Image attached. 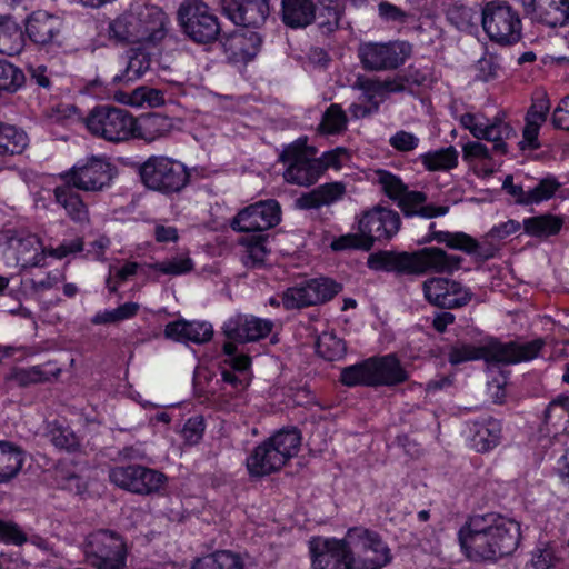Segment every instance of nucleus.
Wrapping results in <instances>:
<instances>
[{
	"mask_svg": "<svg viewBox=\"0 0 569 569\" xmlns=\"http://www.w3.org/2000/svg\"><path fill=\"white\" fill-rule=\"evenodd\" d=\"M562 221L558 217L543 214L523 220L525 232L530 237H549L561 229Z\"/></svg>",
	"mask_w": 569,
	"mask_h": 569,
	"instance_id": "3c124183",
	"label": "nucleus"
},
{
	"mask_svg": "<svg viewBox=\"0 0 569 569\" xmlns=\"http://www.w3.org/2000/svg\"><path fill=\"white\" fill-rule=\"evenodd\" d=\"M476 71V78L480 81L488 82L497 79L500 72L499 60L492 54H486L478 60Z\"/></svg>",
	"mask_w": 569,
	"mask_h": 569,
	"instance_id": "338daca9",
	"label": "nucleus"
},
{
	"mask_svg": "<svg viewBox=\"0 0 569 569\" xmlns=\"http://www.w3.org/2000/svg\"><path fill=\"white\" fill-rule=\"evenodd\" d=\"M398 207L406 216H420L423 218H433L447 214L448 207L427 206L426 197L419 191L406 190L396 201Z\"/></svg>",
	"mask_w": 569,
	"mask_h": 569,
	"instance_id": "4c0bfd02",
	"label": "nucleus"
},
{
	"mask_svg": "<svg viewBox=\"0 0 569 569\" xmlns=\"http://www.w3.org/2000/svg\"><path fill=\"white\" fill-rule=\"evenodd\" d=\"M247 469L251 476L262 477L283 467L278 455L268 440L257 446L246 460Z\"/></svg>",
	"mask_w": 569,
	"mask_h": 569,
	"instance_id": "473e14b6",
	"label": "nucleus"
},
{
	"mask_svg": "<svg viewBox=\"0 0 569 569\" xmlns=\"http://www.w3.org/2000/svg\"><path fill=\"white\" fill-rule=\"evenodd\" d=\"M316 151L307 146V139H298L288 146L281 159L287 166L283 178L289 183L310 186L320 176V163L315 159Z\"/></svg>",
	"mask_w": 569,
	"mask_h": 569,
	"instance_id": "f8f14e48",
	"label": "nucleus"
},
{
	"mask_svg": "<svg viewBox=\"0 0 569 569\" xmlns=\"http://www.w3.org/2000/svg\"><path fill=\"white\" fill-rule=\"evenodd\" d=\"M461 126L475 138L493 142V149L500 153L507 151L505 141L513 134L512 128L500 117L488 120L481 113H465L460 117Z\"/></svg>",
	"mask_w": 569,
	"mask_h": 569,
	"instance_id": "6ab92c4d",
	"label": "nucleus"
},
{
	"mask_svg": "<svg viewBox=\"0 0 569 569\" xmlns=\"http://www.w3.org/2000/svg\"><path fill=\"white\" fill-rule=\"evenodd\" d=\"M109 480L120 489L136 495L149 496L164 488L168 478L158 470L140 465H121L110 468Z\"/></svg>",
	"mask_w": 569,
	"mask_h": 569,
	"instance_id": "9b49d317",
	"label": "nucleus"
},
{
	"mask_svg": "<svg viewBox=\"0 0 569 569\" xmlns=\"http://www.w3.org/2000/svg\"><path fill=\"white\" fill-rule=\"evenodd\" d=\"M559 557L553 545L539 542L532 550L530 565L533 569H551Z\"/></svg>",
	"mask_w": 569,
	"mask_h": 569,
	"instance_id": "680f3d73",
	"label": "nucleus"
},
{
	"mask_svg": "<svg viewBox=\"0 0 569 569\" xmlns=\"http://www.w3.org/2000/svg\"><path fill=\"white\" fill-rule=\"evenodd\" d=\"M462 159L478 177H489L498 168L488 148L479 141H467L461 143Z\"/></svg>",
	"mask_w": 569,
	"mask_h": 569,
	"instance_id": "72a5a7b5",
	"label": "nucleus"
},
{
	"mask_svg": "<svg viewBox=\"0 0 569 569\" xmlns=\"http://www.w3.org/2000/svg\"><path fill=\"white\" fill-rule=\"evenodd\" d=\"M559 182L552 178L547 177L542 179L535 188L528 190L526 198H522V204H539L553 197L559 189Z\"/></svg>",
	"mask_w": 569,
	"mask_h": 569,
	"instance_id": "052dcab7",
	"label": "nucleus"
},
{
	"mask_svg": "<svg viewBox=\"0 0 569 569\" xmlns=\"http://www.w3.org/2000/svg\"><path fill=\"white\" fill-rule=\"evenodd\" d=\"M282 18L290 27H306L315 18V6L310 0H282Z\"/></svg>",
	"mask_w": 569,
	"mask_h": 569,
	"instance_id": "a19ab883",
	"label": "nucleus"
},
{
	"mask_svg": "<svg viewBox=\"0 0 569 569\" xmlns=\"http://www.w3.org/2000/svg\"><path fill=\"white\" fill-rule=\"evenodd\" d=\"M4 379L9 387H24L46 380L47 375L39 366L13 367Z\"/></svg>",
	"mask_w": 569,
	"mask_h": 569,
	"instance_id": "5fc2aeb1",
	"label": "nucleus"
},
{
	"mask_svg": "<svg viewBox=\"0 0 569 569\" xmlns=\"http://www.w3.org/2000/svg\"><path fill=\"white\" fill-rule=\"evenodd\" d=\"M422 289L427 301L440 308H458L471 299L467 287L448 278L432 277L423 282Z\"/></svg>",
	"mask_w": 569,
	"mask_h": 569,
	"instance_id": "4be33fe9",
	"label": "nucleus"
},
{
	"mask_svg": "<svg viewBox=\"0 0 569 569\" xmlns=\"http://www.w3.org/2000/svg\"><path fill=\"white\" fill-rule=\"evenodd\" d=\"M543 437L558 438L562 435H569V398L560 396L552 400L545 415Z\"/></svg>",
	"mask_w": 569,
	"mask_h": 569,
	"instance_id": "2f4dec72",
	"label": "nucleus"
},
{
	"mask_svg": "<svg viewBox=\"0 0 569 569\" xmlns=\"http://www.w3.org/2000/svg\"><path fill=\"white\" fill-rule=\"evenodd\" d=\"M260 42V38L256 32H249L248 34H233L230 40V50L232 51V58L241 62L249 61L258 53Z\"/></svg>",
	"mask_w": 569,
	"mask_h": 569,
	"instance_id": "49530a36",
	"label": "nucleus"
},
{
	"mask_svg": "<svg viewBox=\"0 0 569 569\" xmlns=\"http://www.w3.org/2000/svg\"><path fill=\"white\" fill-rule=\"evenodd\" d=\"M533 20L549 27H561L569 22V0H521Z\"/></svg>",
	"mask_w": 569,
	"mask_h": 569,
	"instance_id": "393cba45",
	"label": "nucleus"
},
{
	"mask_svg": "<svg viewBox=\"0 0 569 569\" xmlns=\"http://www.w3.org/2000/svg\"><path fill=\"white\" fill-rule=\"evenodd\" d=\"M178 20L183 32L198 43L211 42L220 32L218 18L206 3L199 0H189L181 4Z\"/></svg>",
	"mask_w": 569,
	"mask_h": 569,
	"instance_id": "4468645a",
	"label": "nucleus"
},
{
	"mask_svg": "<svg viewBox=\"0 0 569 569\" xmlns=\"http://www.w3.org/2000/svg\"><path fill=\"white\" fill-rule=\"evenodd\" d=\"M59 17L46 11L33 12L27 20L26 30L29 38L38 44H48L54 41L61 30Z\"/></svg>",
	"mask_w": 569,
	"mask_h": 569,
	"instance_id": "c756f323",
	"label": "nucleus"
},
{
	"mask_svg": "<svg viewBox=\"0 0 569 569\" xmlns=\"http://www.w3.org/2000/svg\"><path fill=\"white\" fill-rule=\"evenodd\" d=\"M226 16L238 26L258 28L269 14L267 0H221Z\"/></svg>",
	"mask_w": 569,
	"mask_h": 569,
	"instance_id": "b1692460",
	"label": "nucleus"
},
{
	"mask_svg": "<svg viewBox=\"0 0 569 569\" xmlns=\"http://www.w3.org/2000/svg\"><path fill=\"white\" fill-rule=\"evenodd\" d=\"M461 126L475 138L493 142V149L500 153L507 151L505 141L513 134L512 128L500 117L488 120L481 113H465L460 117Z\"/></svg>",
	"mask_w": 569,
	"mask_h": 569,
	"instance_id": "aec40b11",
	"label": "nucleus"
},
{
	"mask_svg": "<svg viewBox=\"0 0 569 569\" xmlns=\"http://www.w3.org/2000/svg\"><path fill=\"white\" fill-rule=\"evenodd\" d=\"M482 28L500 44H511L521 37V20L517 11L502 1L488 2L482 10Z\"/></svg>",
	"mask_w": 569,
	"mask_h": 569,
	"instance_id": "9d476101",
	"label": "nucleus"
},
{
	"mask_svg": "<svg viewBox=\"0 0 569 569\" xmlns=\"http://www.w3.org/2000/svg\"><path fill=\"white\" fill-rule=\"evenodd\" d=\"M406 273L423 274L453 273L461 268L463 259L437 247H427L415 252H406Z\"/></svg>",
	"mask_w": 569,
	"mask_h": 569,
	"instance_id": "2eb2a0df",
	"label": "nucleus"
},
{
	"mask_svg": "<svg viewBox=\"0 0 569 569\" xmlns=\"http://www.w3.org/2000/svg\"><path fill=\"white\" fill-rule=\"evenodd\" d=\"M194 262L188 253H179L161 262L148 264L142 271L146 278L157 280L161 276L179 277L193 270Z\"/></svg>",
	"mask_w": 569,
	"mask_h": 569,
	"instance_id": "e433bc0d",
	"label": "nucleus"
},
{
	"mask_svg": "<svg viewBox=\"0 0 569 569\" xmlns=\"http://www.w3.org/2000/svg\"><path fill=\"white\" fill-rule=\"evenodd\" d=\"M148 264L139 266L137 262L133 261H126L121 264H111L107 278L108 289L110 291H116L119 286L128 281L132 276H134L138 272L146 277V273L142 271V269L146 268Z\"/></svg>",
	"mask_w": 569,
	"mask_h": 569,
	"instance_id": "4d7b16f0",
	"label": "nucleus"
},
{
	"mask_svg": "<svg viewBox=\"0 0 569 569\" xmlns=\"http://www.w3.org/2000/svg\"><path fill=\"white\" fill-rule=\"evenodd\" d=\"M147 49L141 46L133 49L128 57L126 68L113 77V82L128 84L143 77L151 63L150 53L146 52Z\"/></svg>",
	"mask_w": 569,
	"mask_h": 569,
	"instance_id": "58836bf2",
	"label": "nucleus"
},
{
	"mask_svg": "<svg viewBox=\"0 0 569 569\" xmlns=\"http://www.w3.org/2000/svg\"><path fill=\"white\" fill-rule=\"evenodd\" d=\"M369 380L370 373L368 361L345 368L341 372V382L349 387L357 385L369 386Z\"/></svg>",
	"mask_w": 569,
	"mask_h": 569,
	"instance_id": "69168bd1",
	"label": "nucleus"
},
{
	"mask_svg": "<svg viewBox=\"0 0 569 569\" xmlns=\"http://www.w3.org/2000/svg\"><path fill=\"white\" fill-rule=\"evenodd\" d=\"M520 537V523L496 512L471 517L459 531L463 553L476 561L511 555L518 548Z\"/></svg>",
	"mask_w": 569,
	"mask_h": 569,
	"instance_id": "f257e3e1",
	"label": "nucleus"
},
{
	"mask_svg": "<svg viewBox=\"0 0 569 569\" xmlns=\"http://www.w3.org/2000/svg\"><path fill=\"white\" fill-rule=\"evenodd\" d=\"M406 252L392 253L382 251L370 254L368 267L375 271H399L406 272Z\"/></svg>",
	"mask_w": 569,
	"mask_h": 569,
	"instance_id": "6e6d98bb",
	"label": "nucleus"
},
{
	"mask_svg": "<svg viewBox=\"0 0 569 569\" xmlns=\"http://www.w3.org/2000/svg\"><path fill=\"white\" fill-rule=\"evenodd\" d=\"M167 24L168 18L160 8L136 1L110 22L109 36L119 42L150 48L164 39Z\"/></svg>",
	"mask_w": 569,
	"mask_h": 569,
	"instance_id": "20e7f679",
	"label": "nucleus"
},
{
	"mask_svg": "<svg viewBox=\"0 0 569 569\" xmlns=\"http://www.w3.org/2000/svg\"><path fill=\"white\" fill-rule=\"evenodd\" d=\"M348 569H382L392 559L391 550L381 537L367 528L353 527L345 535Z\"/></svg>",
	"mask_w": 569,
	"mask_h": 569,
	"instance_id": "0eeeda50",
	"label": "nucleus"
},
{
	"mask_svg": "<svg viewBox=\"0 0 569 569\" xmlns=\"http://www.w3.org/2000/svg\"><path fill=\"white\" fill-rule=\"evenodd\" d=\"M267 238L262 234L246 236L240 240L242 247V261L248 267H254L264 262L269 250Z\"/></svg>",
	"mask_w": 569,
	"mask_h": 569,
	"instance_id": "a18cd8bd",
	"label": "nucleus"
},
{
	"mask_svg": "<svg viewBox=\"0 0 569 569\" xmlns=\"http://www.w3.org/2000/svg\"><path fill=\"white\" fill-rule=\"evenodd\" d=\"M372 180L393 201H397L407 190V186L398 176L386 170H376Z\"/></svg>",
	"mask_w": 569,
	"mask_h": 569,
	"instance_id": "bf43d9fd",
	"label": "nucleus"
},
{
	"mask_svg": "<svg viewBox=\"0 0 569 569\" xmlns=\"http://www.w3.org/2000/svg\"><path fill=\"white\" fill-rule=\"evenodd\" d=\"M283 466L300 450L301 436L295 428L282 429L267 439Z\"/></svg>",
	"mask_w": 569,
	"mask_h": 569,
	"instance_id": "ea45409f",
	"label": "nucleus"
},
{
	"mask_svg": "<svg viewBox=\"0 0 569 569\" xmlns=\"http://www.w3.org/2000/svg\"><path fill=\"white\" fill-rule=\"evenodd\" d=\"M340 290V286L327 278L311 279L287 289L282 303L287 309L303 308L322 303L331 299Z\"/></svg>",
	"mask_w": 569,
	"mask_h": 569,
	"instance_id": "f3484780",
	"label": "nucleus"
},
{
	"mask_svg": "<svg viewBox=\"0 0 569 569\" xmlns=\"http://www.w3.org/2000/svg\"><path fill=\"white\" fill-rule=\"evenodd\" d=\"M27 146L28 137L24 131L0 123V154L21 153Z\"/></svg>",
	"mask_w": 569,
	"mask_h": 569,
	"instance_id": "603ef678",
	"label": "nucleus"
},
{
	"mask_svg": "<svg viewBox=\"0 0 569 569\" xmlns=\"http://www.w3.org/2000/svg\"><path fill=\"white\" fill-rule=\"evenodd\" d=\"M114 177L113 166L104 158L90 157L77 161L69 170L60 173L66 186L54 189V198L77 222L88 220V210L80 196L70 189V186L83 191H100L108 188Z\"/></svg>",
	"mask_w": 569,
	"mask_h": 569,
	"instance_id": "f03ea898",
	"label": "nucleus"
},
{
	"mask_svg": "<svg viewBox=\"0 0 569 569\" xmlns=\"http://www.w3.org/2000/svg\"><path fill=\"white\" fill-rule=\"evenodd\" d=\"M341 8L336 0H322L315 8V18L323 32L333 31L340 21Z\"/></svg>",
	"mask_w": 569,
	"mask_h": 569,
	"instance_id": "864d4df0",
	"label": "nucleus"
},
{
	"mask_svg": "<svg viewBox=\"0 0 569 569\" xmlns=\"http://www.w3.org/2000/svg\"><path fill=\"white\" fill-rule=\"evenodd\" d=\"M164 335L176 341H191L203 343L212 338L213 329L206 321H186L183 319L169 322L166 326Z\"/></svg>",
	"mask_w": 569,
	"mask_h": 569,
	"instance_id": "7c9ffc66",
	"label": "nucleus"
},
{
	"mask_svg": "<svg viewBox=\"0 0 569 569\" xmlns=\"http://www.w3.org/2000/svg\"><path fill=\"white\" fill-rule=\"evenodd\" d=\"M346 116L338 104H332L323 114L320 129L325 133H337L345 129Z\"/></svg>",
	"mask_w": 569,
	"mask_h": 569,
	"instance_id": "0e129e2a",
	"label": "nucleus"
},
{
	"mask_svg": "<svg viewBox=\"0 0 569 569\" xmlns=\"http://www.w3.org/2000/svg\"><path fill=\"white\" fill-rule=\"evenodd\" d=\"M501 426L492 418L472 422L467 432L469 446L478 452H487L495 448L500 440Z\"/></svg>",
	"mask_w": 569,
	"mask_h": 569,
	"instance_id": "c85d7f7f",
	"label": "nucleus"
},
{
	"mask_svg": "<svg viewBox=\"0 0 569 569\" xmlns=\"http://www.w3.org/2000/svg\"><path fill=\"white\" fill-rule=\"evenodd\" d=\"M317 160L320 163V172L327 168L339 170L349 161V152L345 148H336L325 152L321 158Z\"/></svg>",
	"mask_w": 569,
	"mask_h": 569,
	"instance_id": "774afa93",
	"label": "nucleus"
},
{
	"mask_svg": "<svg viewBox=\"0 0 569 569\" xmlns=\"http://www.w3.org/2000/svg\"><path fill=\"white\" fill-rule=\"evenodd\" d=\"M132 139L153 142L167 137L173 129V120L160 113L133 116Z\"/></svg>",
	"mask_w": 569,
	"mask_h": 569,
	"instance_id": "bb28decb",
	"label": "nucleus"
},
{
	"mask_svg": "<svg viewBox=\"0 0 569 569\" xmlns=\"http://www.w3.org/2000/svg\"><path fill=\"white\" fill-rule=\"evenodd\" d=\"M87 560L98 569H123L126 548L122 539L113 532L99 530L90 533L83 546Z\"/></svg>",
	"mask_w": 569,
	"mask_h": 569,
	"instance_id": "ddd939ff",
	"label": "nucleus"
},
{
	"mask_svg": "<svg viewBox=\"0 0 569 569\" xmlns=\"http://www.w3.org/2000/svg\"><path fill=\"white\" fill-rule=\"evenodd\" d=\"M23 82L21 70L6 60H0V91H16Z\"/></svg>",
	"mask_w": 569,
	"mask_h": 569,
	"instance_id": "e2e57ef3",
	"label": "nucleus"
},
{
	"mask_svg": "<svg viewBox=\"0 0 569 569\" xmlns=\"http://www.w3.org/2000/svg\"><path fill=\"white\" fill-rule=\"evenodd\" d=\"M272 328L269 320L253 316L239 315L230 318L223 325L226 337L231 340L223 345L221 376L223 382L240 392L250 382V358L238 351L232 341L247 342L264 338Z\"/></svg>",
	"mask_w": 569,
	"mask_h": 569,
	"instance_id": "7ed1b4c3",
	"label": "nucleus"
},
{
	"mask_svg": "<svg viewBox=\"0 0 569 569\" xmlns=\"http://www.w3.org/2000/svg\"><path fill=\"white\" fill-rule=\"evenodd\" d=\"M81 239L64 241L57 248L46 246L36 234L18 233L6 236L0 242V249L4 263L14 268L41 267L48 258L63 259L81 251Z\"/></svg>",
	"mask_w": 569,
	"mask_h": 569,
	"instance_id": "39448f33",
	"label": "nucleus"
},
{
	"mask_svg": "<svg viewBox=\"0 0 569 569\" xmlns=\"http://www.w3.org/2000/svg\"><path fill=\"white\" fill-rule=\"evenodd\" d=\"M23 461L24 455L19 447L0 441V483L16 477L22 468Z\"/></svg>",
	"mask_w": 569,
	"mask_h": 569,
	"instance_id": "37998d69",
	"label": "nucleus"
},
{
	"mask_svg": "<svg viewBox=\"0 0 569 569\" xmlns=\"http://www.w3.org/2000/svg\"><path fill=\"white\" fill-rule=\"evenodd\" d=\"M141 178L144 184L161 192H177L184 188L189 181L186 166L168 157H152L141 168Z\"/></svg>",
	"mask_w": 569,
	"mask_h": 569,
	"instance_id": "6e6552de",
	"label": "nucleus"
},
{
	"mask_svg": "<svg viewBox=\"0 0 569 569\" xmlns=\"http://www.w3.org/2000/svg\"><path fill=\"white\" fill-rule=\"evenodd\" d=\"M281 209L276 200L258 201L242 209L232 220V228L242 232L268 230L280 222Z\"/></svg>",
	"mask_w": 569,
	"mask_h": 569,
	"instance_id": "412c9836",
	"label": "nucleus"
},
{
	"mask_svg": "<svg viewBox=\"0 0 569 569\" xmlns=\"http://www.w3.org/2000/svg\"><path fill=\"white\" fill-rule=\"evenodd\" d=\"M346 193V187L341 182L327 183L309 194L299 198L298 203L301 208H316L328 206L340 200Z\"/></svg>",
	"mask_w": 569,
	"mask_h": 569,
	"instance_id": "79ce46f5",
	"label": "nucleus"
},
{
	"mask_svg": "<svg viewBox=\"0 0 569 569\" xmlns=\"http://www.w3.org/2000/svg\"><path fill=\"white\" fill-rule=\"evenodd\" d=\"M317 352L323 359L338 360L346 353V345L333 332H322L317 340Z\"/></svg>",
	"mask_w": 569,
	"mask_h": 569,
	"instance_id": "13d9d810",
	"label": "nucleus"
},
{
	"mask_svg": "<svg viewBox=\"0 0 569 569\" xmlns=\"http://www.w3.org/2000/svg\"><path fill=\"white\" fill-rule=\"evenodd\" d=\"M360 102L352 103L350 112L355 118H361L378 108L385 92L401 90L402 86H393L392 83H379L373 80H365L360 83Z\"/></svg>",
	"mask_w": 569,
	"mask_h": 569,
	"instance_id": "cd10ccee",
	"label": "nucleus"
},
{
	"mask_svg": "<svg viewBox=\"0 0 569 569\" xmlns=\"http://www.w3.org/2000/svg\"><path fill=\"white\" fill-rule=\"evenodd\" d=\"M88 130L111 142H121L132 139L133 116L128 111L101 106L91 111L87 118Z\"/></svg>",
	"mask_w": 569,
	"mask_h": 569,
	"instance_id": "1a4fd4ad",
	"label": "nucleus"
},
{
	"mask_svg": "<svg viewBox=\"0 0 569 569\" xmlns=\"http://www.w3.org/2000/svg\"><path fill=\"white\" fill-rule=\"evenodd\" d=\"M542 345L543 341L541 339L521 343H501L496 340H489L479 347L458 345L450 350L449 360L452 365L479 359H483L487 362L517 363L535 359Z\"/></svg>",
	"mask_w": 569,
	"mask_h": 569,
	"instance_id": "423d86ee",
	"label": "nucleus"
},
{
	"mask_svg": "<svg viewBox=\"0 0 569 569\" xmlns=\"http://www.w3.org/2000/svg\"><path fill=\"white\" fill-rule=\"evenodd\" d=\"M358 230L368 250L375 241L393 237L400 228L399 214L390 209L373 208L358 220Z\"/></svg>",
	"mask_w": 569,
	"mask_h": 569,
	"instance_id": "a211bd4d",
	"label": "nucleus"
},
{
	"mask_svg": "<svg viewBox=\"0 0 569 569\" xmlns=\"http://www.w3.org/2000/svg\"><path fill=\"white\" fill-rule=\"evenodd\" d=\"M428 241H437L453 250L472 254L479 247L477 240L465 232L435 231Z\"/></svg>",
	"mask_w": 569,
	"mask_h": 569,
	"instance_id": "09e8293b",
	"label": "nucleus"
},
{
	"mask_svg": "<svg viewBox=\"0 0 569 569\" xmlns=\"http://www.w3.org/2000/svg\"><path fill=\"white\" fill-rule=\"evenodd\" d=\"M23 37L16 21L10 17L0 18V52L16 54L22 48Z\"/></svg>",
	"mask_w": 569,
	"mask_h": 569,
	"instance_id": "de8ad7c7",
	"label": "nucleus"
},
{
	"mask_svg": "<svg viewBox=\"0 0 569 569\" xmlns=\"http://www.w3.org/2000/svg\"><path fill=\"white\" fill-rule=\"evenodd\" d=\"M113 99L121 104L136 109L158 108L164 103V96L161 90L144 86L130 92L117 91Z\"/></svg>",
	"mask_w": 569,
	"mask_h": 569,
	"instance_id": "c9c22d12",
	"label": "nucleus"
},
{
	"mask_svg": "<svg viewBox=\"0 0 569 569\" xmlns=\"http://www.w3.org/2000/svg\"><path fill=\"white\" fill-rule=\"evenodd\" d=\"M411 53L407 42H366L359 47V58L366 69H392L402 64Z\"/></svg>",
	"mask_w": 569,
	"mask_h": 569,
	"instance_id": "dca6fc26",
	"label": "nucleus"
},
{
	"mask_svg": "<svg viewBox=\"0 0 569 569\" xmlns=\"http://www.w3.org/2000/svg\"><path fill=\"white\" fill-rule=\"evenodd\" d=\"M458 151L453 147L429 151L419 156V160L429 171H446L457 167Z\"/></svg>",
	"mask_w": 569,
	"mask_h": 569,
	"instance_id": "c03bdc74",
	"label": "nucleus"
},
{
	"mask_svg": "<svg viewBox=\"0 0 569 569\" xmlns=\"http://www.w3.org/2000/svg\"><path fill=\"white\" fill-rule=\"evenodd\" d=\"M313 569H348V550L342 539L315 537L309 541Z\"/></svg>",
	"mask_w": 569,
	"mask_h": 569,
	"instance_id": "5701e85b",
	"label": "nucleus"
},
{
	"mask_svg": "<svg viewBox=\"0 0 569 569\" xmlns=\"http://www.w3.org/2000/svg\"><path fill=\"white\" fill-rule=\"evenodd\" d=\"M367 361L370 373L369 386H392L403 382L408 377L399 360L392 355Z\"/></svg>",
	"mask_w": 569,
	"mask_h": 569,
	"instance_id": "a878e982",
	"label": "nucleus"
},
{
	"mask_svg": "<svg viewBox=\"0 0 569 569\" xmlns=\"http://www.w3.org/2000/svg\"><path fill=\"white\" fill-rule=\"evenodd\" d=\"M192 569H243V563L239 556L230 551H218L198 558Z\"/></svg>",
	"mask_w": 569,
	"mask_h": 569,
	"instance_id": "8fccbe9b",
	"label": "nucleus"
},
{
	"mask_svg": "<svg viewBox=\"0 0 569 569\" xmlns=\"http://www.w3.org/2000/svg\"><path fill=\"white\" fill-rule=\"evenodd\" d=\"M548 111L549 104L545 99L535 102L528 111L526 116V126L522 132V140L519 142L522 150H533L539 148L538 136Z\"/></svg>",
	"mask_w": 569,
	"mask_h": 569,
	"instance_id": "f704fd0d",
	"label": "nucleus"
}]
</instances>
